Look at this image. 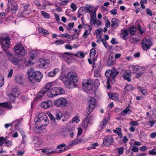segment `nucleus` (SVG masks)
Returning <instances> with one entry per match:
<instances>
[{
    "mask_svg": "<svg viewBox=\"0 0 156 156\" xmlns=\"http://www.w3.org/2000/svg\"><path fill=\"white\" fill-rule=\"evenodd\" d=\"M119 73V71L114 67H113L112 69H108L106 71L105 75L107 78H108L107 82V87L108 89H110L111 88L110 84L111 81L112 80L115 81L116 76Z\"/></svg>",
    "mask_w": 156,
    "mask_h": 156,
    "instance_id": "f257e3e1",
    "label": "nucleus"
},
{
    "mask_svg": "<svg viewBox=\"0 0 156 156\" xmlns=\"http://www.w3.org/2000/svg\"><path fill=\"white\" fill-rule=\"evenodd\" d=\"M30 70L27 71V73L28 77L29 80L32 83H34L36 81L39 82L43 77V75L39 71H36L32 72Z\"/></svg>",
    "mask_w": 156,
    "mask_h": 156,
    "instance_id": "f03ea898",
    "label": "nucleus"
},
{
    "mask_svg": "<svg viewBox=\"0 0 156 156\" xmlns=\"http://www.w3.org/2000/svg\"><path fill=\"white\" fill-rule=\"evenodd\" d=\"M54 104L56 107L62 108L66 107L69 105L67 100L62 97L55 100L54 101Z\"/></svg>",
    "mask_w": 156,
    "mask_h": 156,
    "instance_id": "7ed1b4c3",
    "label": "nucleus"
},
{
    "mask_svg": "<svg viewBox=\"0 0 156 156\" xmlns=\"http://www.w3.org/2000/svg\"><path fill=\"white\" fill-rule=\"evenodd\" d=\"M65 90L61 87H54L50 90L48 93V97L53 98L60 94H64Z\"/></svg>",
    "mask_w": 156,
    "mask_h": 156,
    "instance_id": "20e7f679",
    "label": "nucleus"
},
{
    "mask_svg": "<svg viewBox=\"0 0 156 156\" xmlns=\"http://www.w3.org/2000/svg\"><path fill=\"white\" fill-rule=\"evenodd\" d=\"M16 54L20 56H24L26 54L27 51L23 47L22 44H20L16 45L13 48Z\"/></svg>",
    "mask_w": 156,
    "mask_h": 156,
    "instance_id": "39448f33",
    "label": "nucleus"
},
{
    "mask_svg": "<svg viewBox=\"0 0 156 156\" xmlns=\"http://www.w3.org/2000/svg\"><path fill=\"white\" fill-rule=\"evenodd\" d=\"M132 72L133 73H136V78L140 77L145 72V68L143 67L133 65L132 66Z\"/></svg>",
    "mask_w": 156,
    "mask_h": 156,
    "instance_id": "423d86ee",
    "label": "nucleus"
},
{
    "mask_svg": "<svg viewBox=\"0 0 156 156\" xmlns=\"http://www.w3.org/2000/svg\"><path fill=\"white\" fill-rule=\"evenodd\" d=\"M141 44L143 50L147 51L150 48L152 45V42L150 39L144 38Z\"/></svg>",
    "mask_w": 156,
    "mask_h": 156,
    "instance_id": "0eeeda50",
    "label": "nucleus"
},
{
    "mask_svg": "<svg viewBox=\"0 0 156 156\" xmlns=\"http://www.w3.org/2000/svg\"><path fill=\"white\" fill-rule=\"evenodd\" d=\"M114 141V139L112 136H105L103 140L102 145L103 146H108L111 145Z\"/></svg>",
    "mask_w": 156,
    "mask_h": 156,
    "instance_id": "6e6552de",
    "label": "nucleus"
},
{
    "mask_svg": "<svg viewBox=\"0 0 156 156\" xmlns=\"http://www.w3.org/2000/svg\"><path fill=\"white\" fill-rule=\"evenodd\" d=\"M93 81L92 80H84L83 83V86L88 90H90L93 87Z\"/></svg>",
    "mask_w": 156,
    "mask_h": 156,
    "instance_id": "1a4fd4ad",
    "label": "nucleus"
},
{
    "mask_svg": "<svg viewBox=\"0 0 156 156\" xmlns=\"http://www.w3.org/2000/svg\"><path fill=\"white\" fill-rule=\"evenodd\" d=\"M48 119L43 120L35 121V125L37 129L41 128L43 126H46L48 124Z\"/></svg>",
    "mask_w": 156,
    "mask_h": 156,
    "instance_id": "9d476101",
    "label": "nucleus"
},
{
    "mask_svg": "<svg viewBox=\"0 0 156 156\" xmlns=\"http://www.w3.org/2000/svg\"><path fill=\"white\" fill-rule=\"evenodd\" d=\"M0 43L6 48H9L10 43L9 37H8L0 39Z\"/></svg>",
    "mask_w": 156,
    "mask_h": 156,
    "instance_id": "9b49d317",
    "label": "nucleus"
},
{
    "mask_svg": "<svg viewBox=\"0 0 156 156\" xmlns=\"http://www.w3.org/2000/svg\"><path fill=\"white\" fill-rule=\"evenodd\" d=\"M67 79L68 80L75 83H76L78 80L76 74L74 73H69L67 74Z\"/></svg>",
    "mask_w": 156,
    "mask_h": 156,
    "instance_id": "f8f14e48",
    "label": "nucleus"
},
{
    "mask_svg": "<svg viewBox=\"0 0 156 156\" xmlns=\"http://www.w3.org/2000/svg\"><path fill=\"white\" fill-rule=\"evenodd\" d=\"M73 55L71 53L69 52H64L62 54H61L59 55V57L63 60H64L66 62L68 63H69L70 62V60L69 58L66 56V55Z\"/></svg>",
    "mask_w": 156,
    "mask_h": 156,
    "instance_id": "ddd939ff",
    "label": "nucleus"
},
{
    "mask_svg": "<svg viewBox=\"0 0 156 156\" xmlns=\"http://www.w3.org/2000/svg\"><path fill=\"white\" fill-rule=\"evenodd\" d=\"M129 32L127 29H122L121 30V33L120 34V36L123 39L126 40L128 39Z\"/></svg>",
    "mask_w": 156,
    "mask_h": 156,
    "instance_id": "4468645a",
    "label": "nucleus"
},
{
    "mask_svg": "<svg viewBox=\"0 0 156 156\" xmlns=\"http://www.w3.org/2000/svg\"><path fill=\"white\" fill-rule=\"evenodd\" d=\"M48 119L47 116L43 112H41L38 115V117L35 119V122L36 121H40L43 120Z\"/></svg>",
    "mask_w": 156,
    "mask_h": 156,
    "instance_id": "2eb2a0df",
    "label": "nucleus"
},
{
    "mask_svg": "<svg viewBox=\"0 0 156 156\" xmlns=\"http://www.w3.org/2000/svg\"><path fill=\"white\" fill-rule=\"evenodd\" d=\"M53 103L51 101H48L47 102H42L41 104V106L43 108L46 109L51 107Z\"/></svg>",
    "mask_w": 156,
    "mask_h": 156,
    "instance_id": "dca6fc26",
    "label": "nucleus"
},
{
    "mask_svg": "<svg viewBox=\"0 0 156 156\" xmlns=\"http://www.w3.org/2000/svg\"><path fill=\"white\" fill-rule=\"evenodd\" d=\"M115 59L114 57L113 53H111L108 60V66L113 65L115 62Z\"/></svg>",
    "mask_w": 156,
    "mask_h": 156,
    "instance_id": "f3484780",
    "label": "nucleus"
},
{
    "mask_svg": "<svg viewBox=\"0 0 156 156\" xmlns=\"http://www.w3.org/2000/svg\"><path fill=\"white\" fill-rule=\"evenodd\" d=\"M74 82H72V81L68 80L66 82H65V85L66 87L69 89L73 88L77 86V85Z\"/></svg>",
    "mask_w": 156,
    "mask_h": 156,
    "instance_id": "a211bd4d",
    "label": "nucleus"
},
{
    "mask_svg": "<svg viewBox=\"0 0 156 156\" xmlns=\"http://www.w3.org/2000/svg\"><path fill=\"white\" fill-rule=\"evenodd\" d=\"M9 60L14 65H17L19 62V60L14 55L11 56L9 57Z\"/></svg>",
    "mask_w": 156,
    "mask_h": 156,
    "instance_id": "6ab92c4d",
    "label": "nucleus"
},
{
    "mask_svg": "<svg viewBox=\"0 0 156 156\" xmlns=\"http://www.w3.org/2000/svg\"><path fill=\"white\" fill-rule=\"evenodd\" d=\"M11 93L12 96L14 97H17L19 95V90L16 87H15L11 90Z\"/></svg>",
    "mask_w": 156,
    "mask_h": 156,
    "instance_id": "aec40b11",
    "label": "nucleus"
},
{
    "mask_svg": "<svg viewBox=\"0 0 156 156\" xmlns=\"http://www.w3.org/2000/svg\"><path fill=\"white\" fill-rule=\"evenodd\" d=\"M52 83H47L42 88V92H45L46 93L51 88Z\"/></svg>",
    "mask_w": 156,
    "mask_h": 156,
    "instance_id": "412c9836",
    "label": "nucleus"
},
{
    "mask_svg": "<svg viewBox=\"0 0 156 156\" xmlns=\"http://www.w3.org/2000/svg\"><path fill=\"white\" fill-rule=\"evenodd\" d=\"M94 108L95 107H94L93 105H89L88 107L86 109V113L85 114V116L86 117H88Z\"/></svg>",
    "mask_w": 156,
    "mask_h": 156,
    "instance_id": "4be33fe9",
    "label": "nucleus"
},
{
    "mask_svg": "<svg viewBox=\"0 0 156 156\" xmlns=\"http://www.w3.org/2000/svg\"><path fill=\"white\" fill-rule=\"evenodd\" d=\"M96 51L94 48H92L90 50V56L91 59H92L93 61H95V56L96 54Z\"/></svg>",
    "mask_w": 156,
    "mask_h": 156,
    "instance_id": "5701e85b",
    "label": "nucleus"
},
{
    "mask_svg": "<svg viewBox=\"0 0 156 156\" xmlns=\"http://www.w3.org/2000/svg\"><path fill=\"white\" fill-rule=\"evenodd\" d=\"M119 20L116 18H113L111 20V26L112 27H117L118 26Z\"/></svg>",
    "mask_w": 156,
    "mask_h": 156,
    "instance_id": "b1692460",
    "label": "nucleus"
},
{
    "mask_svg": "<svg viewBox=\"0 0 156 156\" xmlns=\"http://www.w3.org/2000/svg\"><path fill=\"white\" fill-rule=\"evenodd\" d=\"M0 105H1L3 108H8L11 109L12 108V106L10 102H5L0 103Z\"/></svg>",
    "mask_w": 156,
    "mask_h": 156,
    "instance_id": "393cba45",
    "label": "nucleus"
},
{
    "mask_svg": "<svg viewBox=\"0 0 156 156\" xmlns=\"http://www.w3.org/2000/svg\"><path fill=\"white\" fill-rule=\"evenodd\" d=\"M88 100L90 101L89 105H93L94 107H95L96 103L95 98L93 97H89L88 98Z\"/></svg>",
    "mask_w": 156,
    "mask_h": 156,
    "instance_id": "a878e982",
    "label": "nucleus"
},
{
    "mask_svg": "<svg viewBox=\"0 0 156 156\" xmlns=\"http://www.w3.org/2000/svg\"><path fill=\"white\" fill-rule=\"evenodd\" d=\"M11 6V9L12 12L14 13L16 12V11L18 9V5L17 4L16 2H14L13 3L10 4Z\"/></svg>",
    "mask_w": 156,
    "mask_h": 156,
    "instance_id": "bb28decb",
    "label": "nucleus"
},
{
    "mask_svg": "<svg viewBox=\"0 0 156 156\" xmlns=\"http://www.w3.org/2000/svg\"><path fill=\"white\" fill-rule=\"evenodd\" d=\"M38 54L36 50H32L30 53V56L29 58L31 60H33L34 58L38 55Z\"/></svg>",
    "mask_w": 156,
    "mask_h": 156,
    "instance_id": "cd10ccee",
    "label": "nucleus"
},
{
    "mask_svg": "<svg viewBox=\"0 0 156 156\" xmlns=\"http://www.w3.org/2000/svg\"><path fill=\"white\" fill-rule=\"evenodd\" d=\"M136 30V27L134 26H131L129 27V31L131 35H134Z\"/></svg>",
    "mask_w": 156,
    "mask_h": 156,
    "instance_id": "c85d7f7f",
    "label": "nucleus"
},
{
    "mask_svg": "<svg viewBox=\"0 0 156 156\" xmlns=\"http://www.w3.org/2000/svg\"><path fill=\"white\" fill-rule=\"evenodd\" d=\"M101 71V68L99 66L98 67L94 70V76L95 77H100L101 75L100 73Z\"/></svg>",
    "mask_w": 156,
    "mask_h": 156,
    "instance_id": "c756f323",
    "label": "nucleus"
},
{
    "mask_svg": "<svg viewBox=\"0 0 156 156\" xmlns=\"http://www.w3.org/2000/svg\"><path fill=\"white\" fill-rule=\"evenodd\" d=\"M66 146V144L62 143L58 145L57 146V148H60L59 151L58 152V153H60L63 152L66 149V147H65L64 149H62L61 147H64Z\"/></svg>",
    "mask_w": 156,
    "mask_h": 156,
    "instance_id": "7c9ffc66",
    "label": "nucleus"
},
{
    "mask_svg": "<svg viewBox=\"0 0 156 156\" xmlns=\"http://www.w3.org/2000/svg\"><path fill=\"white\" fill-rule=\"evenodd\" d=\"M55 117V120H60L62 117V114L61 112L58 111L56 113Z\"/></svg>",
    "mask_w": 156,
    "mask_h": 156,
    "instance_id": "2f4dec72",
    "label": "nucleus"
},
{
    "mask_svg": "<svg viewBox=\"0 0 156 156\" xmlns=\"http://www.w3.org/2000/svg\"><path fill=\"white\" fill-rule=\"evenodd\" d=\"M58 72V69H55L52 71L48 73V77H53Z\"/></svg>",
    "mask_w": 156,
    "mask_h": 156,
    "instance_id": "473e14b6",
    "label": "nucleus"
},
{
    "mask_svg": "<svg viewBox=\"0 0 156 156\" xmlns=\"http://www.w3.org/2000/svg\"><path fill=\"white\" fill-rule=\"evenodd\" d=\"M33 60H31L30 58H29L28 60L25 61L24 62V64L27 67L31 66L33 65V63H32V61Z\"/></svg>",
    "mask_w": 156,
    "mask_h": 156,
    "instance_id": "72a5a7b5",
    "label": "nucleus"
},
{
    "mask_svg": "<svg viewBox=\"0 0 156 156\" xmlns=\"http://www.w3.org/2000/svg\"><path fill=\"white\" fill-rule=\"evenodd\" d=\"M73 55L81 58H84L85 55L84 53L80 52H78L76 54H73Z\"/></svg>",
    "mask_w": 156,
    "mask_h": 156,
    "instance_id": "f704fd0d",
    "label": "nucleus"
},
{
    "mask_svg": "<svg viewBox=\"0 0 156 156\" xmlns=\"http://www.w3.org/2000/svg\"><path fill=\"white\" fill-rule=\"evenodd\" d=\"M125 91H129L131 90H134V87H132L131 85H127L124 88Z\"/></svg>",
    "mask_w": 156,
    "mask_h": 156,
    "instance_id": "c9c22d12",
    "label": "nucleus"
},
{
    "mask_svg": "<svg viewBox=\"0 0 156 156\" xmlns=\"http://www.w3.org/2000/svg\"><path fill=\"white\" fill-rule=\"evenodd\" d=\"M41 13L45 18L48 19L50 17V16L48 13L43 11H41Z\"/></svg>",
    "mask_w": 156,
    "mask_h": 156,
    "instance_id": "e433bc0d",
    "label": "nucleus"
},
{
    "mask_svg": "<svg viewBox=\"0 0 156 156\" xmlns=\"http://www.w3.org/2000/svg\"><path fill=\"white\" fill-rule=\"evenodd\" d=\"M42 90L40 92H39L37 95V98H40L42 97L45 93V92H42Z\"/></svg>",
    "mask_w": 156,
    "mask_h": 156,
    "instance_id": "4c0bfd02",
    "label": "nucleus"
},
{
    "mask_svg": "<svg viewBox=\"0 0 156 156\" xmlns=\"http://www.w3.org/2000/svg\"><path fill=\"white\" fill-rule=\"evenodd\" d=\"M97 9L96 8H95L94 9H93L94 11L92 12H91L92 14L90 15V18H92V17L93 18H95L96 17V11Z\"/></svg>",
    "mask_w": 156,
    "mask_h": 156,
    "instance_id": "58836bf2",
    "label": "nucleus"
},
{
    "mask_svg": "<svg viewBox=\"0 0 156 156\" xmlns=\"http://www.w3.org/2000/svg\"><path fill=\"white\" fill-rule=\"evenodd\" d=\"M67 133L71 138L73 137L74 132L73 131V129L72 128L68 129Z\"/></svg>",
    "mask_w": 156,
    "mask_h": 156,
    "instance_id": "ea45409f",
    "label": "nucleus"
},
{
    "mask_svg": "<svg viewBox=\"0 0 156 156\" xmlns=\"http://www.w3.org/2000/svg\"><path fill=\"white\" fill-rule=\"evenodd\" d=\"M77 138L78 137H77L76 139L74 140L71 143H70L69 144V146H71L79 144V142H78Z\"/></svg>",
    "mask_w": 156,
    "mask_h": 156,
    "instance_id": "a19ab883",
    "label": "nucleus"
},
{
    "mask_svg": "<svg viewBox=\"0 0 156 156\" xmlns=\"http://www.w3.org/2000/svg\"><path fill=\"white\" fill-rule=\"evenodd\" d=\"M48 115L49 117H50V119L52 121L55 122V119L54 117V116L52 115L50 113V112H48Z\"/></svg>",
    "mask_w": 156,
    "mask_h": 156,
    "instance_id": "79ce46f5",
    "label": "nucleus"
},
{
    "mask_svg": "<svg viewBox=\"0 0 156 156\" xmlns=\"http://www.w3.org/2000/svg\"><path fill=\"white\" fill-rule=\"evenodd\" d=\"M129 110V107H127L123 111L121 112V114L122 115L125 114H126Z\"/></svg>",
    "mask_w": 156,
    "mask_h": 156,
    "instance_id": "37998d69",
    "label": "nucleus"
},
{
    "mask_svg": "<svg viewBox=\"0 0 156 156\" xmlns=\"http://www.w3.org/2000/svg\"><path fill=\"white\" fill-rule=\"evenodd\" d=\"M40 32L41 33H42L44 35L49 34V32L48 30H46L44 29H42L40 30Z\"/></svg>",
    "mask_w": 156,
    "mask_h": 156,
    "instance_id": "c03bdc74",
    "label": "nucleus"
},
{
    "mask_svg": "<svg viewBox=\"0 0 156 156\" xmlns=\"http://www.w3.org/2000/svg\"><path fill=\"white\" fill-rule=\"evenodd\" d=\"M4 51L6 52L5 53L6 55L8 57V59H9V57L11 56H13V55L9 51H8L6 49L3 48Z\"/></svg>",
    "mask_w": 156,
    "mask_h": 156,
    "instance_id": "a18cd8bd",
    "label": "nucleus"
},
{
    "mask_svg": "<svg viewBox=\"0 0 156 156\" xmlns=\"http://www.w3.org/2000/svg\"><path fill=\"white\" fill-rule=\"evenodd\" d=\"M94 26L96 27H98L101 24V23L100 20H96L95 22Z\"/></svg>",
    "mask_w": 156,
    "mask_h": 156,
    "instance_id": "49530a36",
    "label": "nucleus"
},
{
    "mask_svg": "<svg viewBox=\"0 0 156 156\" xmlns=\"http://www.w3.org/2000/svg\"><path fill=\"white\" fill-rule=\"evenodd\" d=\"M138 41V39L136 37H132V39L131 40V42L133 44H136L137 42Z\"/></svg>",
    "mask_w": 156,
    "mask_h": 156,
    "instance_id": "de8ad7c7",
    "label": "nucleus"
},
{
    "mask_svg": "<svg viewBox=\"0 0 156 156\" xmlns=\"http://www.w3.org/2000/svg\"><path fill=\"white\" fill-rule=\"evenodd\" d=\"M54 43L57 45L62 44L64 43V41L63 40H57Z\"/></svg>",
    "mask_w": 156,
    "mask_h": 156,
    "instance_id": "09e8293b",
    "label": "nucleus"
},
{
    "mask_svg": "<svg viewBox=\"0 0 156 156\" xmlns=\"http://www.w3.org/2000/svg\"><path fill=\"white\" fill-rule=\"evenodd\" d=\"M80 121V120L78 118V117L77 116H75L72 119V122H76V123Z\"/></svg>",
    "mask_w": 156,
    "mask_h": 156,
    "instance_id": "8fccbe9b",
    "label": "nucleus"
},
{
    "mask_svg": "<svg viewBox=\"0 0 156 156\" xmlns=\"http://www.w3.org/2000/svg\"><path fill=\"white\" fill-rule=\"evenodd\" d=\"M4 84V78L2 76L0 77V87H2Z\"/></svg>",
    "mask_w": 156,
    "mask_h": 156,
    "instance_id": "3c124183",
    "label": "nucleus"
},
{
    "mask_svg": "<svg viewBox=\"0 0 156 156\" xmlns=\"http://www.w3.org/2000/svg\"><path fill=\"white\" fill-rule=\"evenodd\" d=\"M113 131L114 133L117 134L121 132V129L120 128L118 127L116 128V130L113 129Z\"/></svg>",
    "mask_w": 156,
    "mask_h": 156,
    "instance_id": "603ef678",
    "label": "nucleus"
},
{
    "mask_svg": "<svg viewBox=\"0 0 156 156\" xmlns=\"http://www.w3.org/2000/svg\"><path fill=\"white\" fill-rule=\"evenodd\" d=\"M124 152V148L123 147L119 148L118 151V153L120 154H122Z\"/></svg>",
    "mask_w": 156,
    "mask_h": 156,
    "instance_id": "864d4df0",
    "label": "nucleus"
},
{
    "mask_svg": "<svg viewBox=\"0 0 156 156\" xmlns=\"http://www.w3.org/2000/svg\"><path fill=\"white\" fill-rule=\"evenodd\" d=\"M94 84L95 87H98L99 85V80L98 79H95L94 80Z\"/></svg>",
    "mask_w": 156,
    "mask_h": 156,
    "instance_id": "5fc2aeb1",
    "label": "nucleus"
},
{
    "mask_svg": "<svg viewBox=\"0 0 156 156\" xmlns=\"http://www.w3.org/2000/svg\"><path fill=\"white\" fill-rule=\"evenodd\" d=\"M84 10L87 13L92 12L94 10H91L89 9V7H86L84 8Z\"/></svg>",
    "mask_w": 156,
    "mask_h": 156,
    "instance_id": "6e6d98bb",
    "label": "nucleus"
},
{
    "mask_svg": "<svg viewBox=\"0 0 156 156\" xmlns=\"http://www.w3.org/2000/svg\"><path fill=\"white\" fill-rule=\"evenodd\" d=\"M131 151L134 152H137L139 151V149L137 147L135 146L132 148Z\"/></svg>",
    "mask_w": 156,
    "mask_h": 156,
    "instance_id": "4d7b16f0",
    "label": "nucleus"
},
{
    "mask_svg": "<svg viewBox=\"0 0 156 156\" xmlns=\"http://www.w3.org/2000/svg\"><path fill=\"white\" fill-rule=\"evenodd\" d=\"M5 143L6 144V146L7 147H9L11 146L12 144V142L10 140H7L5 142Z\"/></svg>",
    "mask_w": 156,
    "mask_h": 156,
    "instance_id": "13d9d810",
    "label": "nucleus"
},
{
    "mask_svg": "<svg viewBox=\"0 0 156 156\" xmlns=\"http://www.w3.org/2000/svg\"><path fill=\"white\" fill-rule=\"evenodd\" d=\"M65 48L66 49L72 50L73 48L72 46L70 45L69 44H67L65 46Z\"/></svg>",
    "mask_w": 156,
    "mask_h": 156,
    "instance_id": "bf43d9fd",
    "label": "nucleus"
},
{
    "mask_svg": "<svg viewBox=\"0 0 156 156\" xmlns=\"http://www.w3.org/2000/svg\"><path fill=\"white\" fill-rule=\"evenodd\" d=\"M129 124L132 126H136L138 125V122L135 121H133L130 122Z\"/></svg>",
    "mask_w": 156,
    "mask_h": 156,
    "instance_id": "052dcab7",
    "label": "nucleus"
},
{
    "mask_svg": "<svg viewBox=\"0 0 156 156\" xmlns=\"http://www.w3.org/2000/svg\"><path fill=\"white\" fill-rule=\"evenodd\" d=\"M102 29H97L96 30V34L97 35H101V34L102 33Z\"/></svg>",
    "mask_w": 156,
    "mask_h": 156,
    "instance_id": "680f3d73",
    "label": "nucleus"
},
{
    "mask_svg": "<svg viewBox=\"0 0 156 156\" xmlns=\"http://www.w3.org/2000/svg\"><path fill=\"white\" fill-rule=\"evenodd\" d=\"M109 98L110 99H112L113 100H116L118 98L117 97H115L114 98V94H113L110 93L108 94Z\"/></svg>",
    "mask_w": 156,
    "mask_h": 156,
    "instance_id": "e2e57ef3",
    "label": "nucleus"
},
{
    "mask_svg": "<svg viewBox=\"0 0 156 156\" xmlns=\"http://www.w3.org/2000/svg\"><path fill=\"white\" fill-rule=\"evenodd\" d=\"M110 13L112 14L115 15L117 14V9H113L110 11Z\"/></svg>",
    "mask_w": 156,
    "mask_h": 156,
    "instance_id": "0e129e2a",
    "label": "nucleus"
},
{
    "mask_svg": "<svg viewBox=\"0 0 156 156\" xmlns=\"http://www.w3.org/2000/svg\"><path fill=\"white\" fill-rule=\"evenodd\" d=\"M110 23L108 20H106L105 21V26L107 28H109L110 27Z\"/></svg>",
    "mask_w": 156,
    "mask_h": 156,
    "instance_id": "69168bd1",
    "label": "nucleus"
},
{
    "mask_svg": "<svg viewBox=\"0 0 156 156\" xmlns=\"http://www.w3.org/2000/svg\"><path fill=\"white\" fill-rule=\"evenodd\" d=\"M140 89L141 92L143 95H145L146 94H147V91L146 90L144 89L141 87H140Z\"/></svg>",
    "mask_w": 156,
    "mask_h": 156,
    "instance_id": "338daca9",
    "label": "nucleus"
},
{
    "mask_svg": "<svg viewBox=\"0 0 156 156\" xmlns=\"http://www.w3.org/2000/svg\"><path fill=\"white\" fill-rule=\"evenodd\" d=\"M83 132V130L81 128H80L78 129V131L77 133V137H78L79 136H80L81 133H82Z\"/></svg>",
    "mask_w": 156,
    "mask_h": 156,
    "instance_id": "774afa93",
    "label": "nucleus"
}]
</instances>
